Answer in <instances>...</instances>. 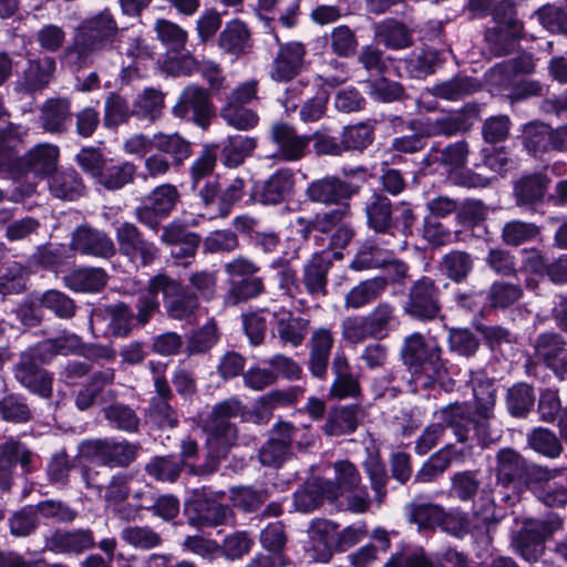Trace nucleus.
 <instances>
[{
  "label": "nucleus",
  "mask_w": 567,
  "mask_h": 567,
  "mask_svg": "<svg viewBox=\"0 0 567 567\" xmlns=\"http://www.w3.org/2000/svg\"><path fill=\"white\" fill-rule=\"evenodd\" d=\"M475 404L454 402L442 408L441 420L450 427L457 442L475 444L482 449L495 444L501 431L493 426L495 422L496 389L494 381L480 374L471 380Z\"/></svg>",
  "instance_id": "nucleus-1"
},
{
  "label": "nucleus",
  "mask_w": 567,
  "mask_h": 567,
  "mask_svg": "<svg viewBox=\"0 0 567 567\" xmlns=\"http://www.w3.org/2000/svg\"><path fill=\"white\" fill-rule=\"evenodd\" d=\"M27 134L25 128L14 123L0 127V177L17 179L31 174L44 178L56 169L60 148L52 143H39L20 155Z\"/></svg>",
  "instance_id": "nucleus-2"
},
{
  "label": "nucleus",
  "mask_w": 567,
  "mask_h": 567,
  "mask_svg": "<svg viewBox=\"0 0 567 567\" xmlns=\"http://www.w3.org/2000/svg\"><path fill=\"white\" fill-rule=\"evenodd\" d=\"M246 406L236 398H229L216 403L203 421L206 434V456L199 465L189 466L194 476H208L219 468L221 460L226 458L238 439L235 420L243 417Z\"/></svg>",
  "instance_id": "nucleus-3"
},
{
  "label": "nucleus",
  "mask_w": 567,
  "mask_h": 567,
  "mask_svg": "<svg viewBox=\"0 0 567 567\" xmlns=\"http://www.w3.org/2000/svg\"><path fill=\"white\" fill-rule=\"evenodd\" d=\"M118 31L109 9L84 19L74 29L70 44L64 48L62 63L74 70L93 65L104 52L115 48Z\"/></svg>",
  "instance_id": "nucleus-4"
},
{
  "label": "nucleus",
  "mask_w": 567,
  "mask_h": 567,
  "mask_svg": "<svg viewBox=\"0 0 567 567\" xmlns=\"http://www.w3.org/2000/svg\"><path fill=\"white\" fill-rule=\"evenodd\" d=\"M400 359L411 373L413 392L433 389L437 383L445 391L454 385L451 379L444 381L447 360L443 358V348L436 340L427 341L421 332H413L403 339Z\"/></svg>",
  "instance_id": "nucleus-5"
},
{
  "label": "nucleus",
  "mask_w": 567,
  "mask_h": 567,
  "mask_svg": "<svg viewBox=\"0 0 567 567\" xmlns=\"http://www.w3.org/2000/svg\"><path fill=\"white\" fill-rule=\"evenodd\" d=\"M351 217L350 205H341L328 210H321L309 216L296 218L297 234L303 240L326 236L329 240L328 251L344 249L354 236V229L349 221Z\"/></svg>",
  "instance_id": "nucleus-6"
},
{
  "label": "nucleus",
  "mask_w": 567,
  "mask_h": 567,
  "mask_svg": "<svg viewBox=\"0 0 567 567\" xmlns=\"http://www.w3.org/2000/svg\"><path fill=\"white\" fill-rule=\"evenodd\" d=\"M367 226L377 234L394 236L396 233L404 237L412 235L416 215L408 202L393 204L380 190H373L364 202Z\"/></svg>",
  "instance_id": "nucleus-7"
},
{
  "label": "nucleus",
  "mask_w": 567,
  "mask_h": 567,
  "mask_svg": "<svg viewBox=\"0 0 567 567\" xmlns=\"http://www.w3.org/2000/svg\"><path fill=\"white\" fill-rule=\"evenodd\" d=\"M443 287L429 276H421L408 288L406 298L401 309L413 321L429 323L441 319L443 311Z\"/></svg>",
  "instance_id": "nucleus-8"
},
{
  "label": "nucleus",
  "mask_w": 567,
  "mask_h": 567,
  "mask_svg": "<svg viewBox=\"0 0 567 567\" xmlns=\"http://www.w3.org/2000/svg\"><path fill=\"white\" fill-rule=\"evenodd\" d=\"M224 271L228 276L229 285L224 296L225 305L237 306L265 292L264 279L256 276L260 267L248 257L238 256L231 259L224 265Z\"/></svg>",
  "instance_id": "nucleus-9"
},
{
  "label": "nucleus",
  "mask_w": 567,
  "mask_h": 567,
  "mask_svg": "<svg viewBox=\"0 0 567 567\" xmlns=\"http://www.w3.org/2000/svg\"><path fill=\"white\" fill-rule=\"evenodd\" d=\"M79 449L82 456L91 462L110 468H126L136 461L141 445L109 436L84 440Z\"/></svg>",
  "instance_id": "nucleus-10"
},
{
  "label": "nucleus",
  "mask_w": 567,
  "mask_h": 567,
  "mask_svg": "<svg viewBox=\"0 0 567 567\" xmlns=\"http://www.w3.org/2000/svg\"><path fill=\"white\" fill-rule=\"evenodd\" d=\"M563 519L556 513H548L542 519H527L514 539L516 553L528 563H536L545 551V542L561 529Z\"/></svg>",
  "instance_id": "nucleus-11"
},
{
  "label": "nucleus",
  "mask_w": 567,
  "mask_h": 567,
  "mask_svg": "<svg viewBox=\"0 0 567 567\" xmlns=\"http://www.w3.org/2000/svg\"><path fill=\"white\" fill-rule=\"evenodd\" d=\"M181 194L173 184H161L153 188L134 209L135 219L157 234L162 223L174 212Z\"/></svg>",
  "instance_id": "nucleus-12"
},
{
  "label": "nucleus",
  "mask_w": 567,
  "mask_h": 567,
  "mask_svg": "<svg viewBox=\"0 0 567 567\" xmlns=\"http://www.w3.org/2000/svg\"><path fill=\"white\" fill-rule=\"evenodd\" d=\"M49 364L39 351L33 347L20 353L18 362L13 367V375L17 382L30 393L41 399L49 400L53 395V373L42 365Z\"/></svg>",
  "instance_id": "nucleus-13"
},
{
  "label": "nucleus",
  "mask_w": 567,
  "mask_h": 567,
  "mask_svg": "<svg viewBox=\"0 0 567 567\" xmlns=\"http://www.w3.org/2000/svg\"><path fill=\"white\" fill-rule=\"evenodd\" d=\"M27 476L38 468V455L22 442L12 437L0 444V491L10 493L16 484L17 466Z\"/></svg>",
  "instance_id": "nucleus-14"
},
{
  "label": "nucleus",
  "mask_w": 567,
  "mask_h": 567,
  "mask_svg": "<svg viewBox=\"0 0 567 567\" xmlns=\"http://www.w3.org/2000/svg\"><path fill=\"white\" fill-rule=\"evenodd\" d=\"M172 114L185 122L206 130L215 116V106L209 91L197 84H189L183 89Z\"/></svg>",
  "instance_id": "nucleus-15"
},
{
  "label": "nucleus",
  "mask_w": 567,
  "mask_h": 567,
  "mask_svg": "<svg viewBox=\"0 0 567 567\" xmlns=\"http://www.w3.org/2000/svg\"><path fill=\"white\" fill-rule=\"evenodd\" d=\"M268 140L274 151L267 157L279 162H298L307 155L310 146L309 134H299L293 125L282 121L271 124Z\"/></svg>",
  "instance_id": "nucleus-16"
},
{
  "label": "nucleus",
  "mask_w": 567,
  "mask_h": 567,
  "mask_svg": "<svg viewBox=\"0 0 567 567\" xmlns=\"http://www.w3.org/2000/svg\"><path fill=\"white\" fill-rule=\"evenodd\" d=\"M115 238L120 254L138 267L151 266L159 257V248L146 239L134 223L124 221L116 226Z\"/></svg>",
  "instance_id": "nucleus-17"
},
{
  "label": "nucleus",
  "mask_w": 567,
  "mask_h": 567,
  "mask_svg": "<svg viewBox=\"0 0 567 567\" xmlns=\"http://www.w3.org/2000/svg\"><path fill=\"white\" fill-rule=\"evenodd\" d=\"M155 285L162 290L164 307L169 318L185 321L195 318L199 302L189 287L166 275H157Z\"/></svg>",
  "instance_id": "nucleus-18"
},
{
  "label": "nucleus",
  "mask_w": 567,
  "mask_h": 567,
  "mask_svg": "<svg viewBox=\"0 0 567 567\" xmlns=\"http://www.w3.org/2000/svg\"><path fill=\"white\" fill-rule=\"evenodd\" d=\"M342 258L340 251L321 250L311 255L302 266L301 295L306 292L313 300L328 295V274L332 260Z\"/></svg>",
  "instance_id": "nucleus-19"
},
{
  "label": "nucleus",
  "mask_w": 567,
  "mask_h": 567,
  "mask_svg": "<svg viewBox=\"0 0 567 567\" xmlns=\"http://www.w3.org/2000/svg\"><path fill=\"white\" fill-rule=\"evenodd\" d=\"M360 186L336 175H326L308 184L306 196L311 203L326 206L350 205L349 200L359 194Z\"/></svg>",
  "instance_id": "nucleus-20"
},
{
  "label": "nucleus",
  "mask_w": 567,
  "mask_h": 567,
  "mask_svg": "<svg viewBox=\"0 0 567 567\" xmlns=\"http://www.w3.org/2000/svg\"><path fill=\"white\" fill-rule=\"evenodd\" d=\"M278 51L270 64V78L276 82H290L297 78L305 65L307 49L302 42H280L276 35Z\"/></svg>",
  "instance_id": "nucleus-21"
},
{
  "label": "nucleus",
  "mask_w": 567,
  "mask_h": 567,
  "mask_svg": "<svg viewBox=\"0 0 567 567\" xmlns=\"http://www.w3.org/2000/svg\"><path fill=\"white\" fill-rule=\"evenodd\" d=\"M295 182L292 169L279 168L267 179L254 184L249 200L262 205H279L293 194Z\"/></svg>",
  "instance_id": "nucleus-22"
},
{
  "label": "nucleus",
  "mask_w": 567,
  "mask_h": 567,
  "mask_svg": "<svg viewBox=\"0 0 567 567\" xmlns=\"http://www.w3.org/2000/svg\"><path fill=\"white\" fill-rule=\"evenodd\" d=\"M115 372L112 368H106L93 372L87 382L78 391L74 404L78 410L86 411L97 401L107 404L116 399V391L112 389L105 390L107 385L113 384Z\"/></svg>",
  "instance_id": "nucleus-23"
},
{
  "label": "nucleus",
  "mask_w": 567,
  "mask_h": 567,
  "mask_svg": "<svg viewBox=\"0 0 567 567\" xmlns=\"http://www.w3.org/2000/svg\"><path fill=\"white\" fill-rule=\"evenodd\" d=\"M187 523L196 528L216 527L225 524L231 511L227 505L214 499L195 496L185 505Z\"/></svg>",
  "instance_id": "nucleus-24"
},
{
  "label": "nucleus",
  "mask_w": 567,
  "mask_h": 567,
  "mask_svg": "<svg viewBox=\"0 0 567 567\" xmlns=\"http://www.w3.org/2000/svg\"><path fill=\"white\" fill-rule=\"evenodd\" d=\"M217 47L223 54L235 60L249 54L254 48L250 29L239 19L226 22L218 34Z\"/></svg>",
  "instance_id": "nucleus-25"
},
{
  "label": "nucleus",
  "mask_w": 567,
  "mask_h": 567,
  "mask_svg": "<svg viewBox=\"0 0 567 567\" xmlns=\"http://www.w3.org/2000/svg\"><path fill=\"white\" fill-rule=\"evenodd\" d=\"M71 245L81 255L103 259L116 254L115 244L106 233L87 226H80L73 231Z\"/></svg>",
  "instance_id": "nucleus-26"
},
{
  "label": "nucleus",
  "mask_w": 567,
  "mask_h": 567,
  "mask_svg": "<svg viewBox=\"0 0 567 567\" xmlns=\"http://www.w3.org/2000/svg\"><path fill=\"white\" fill-rule=\"evenodd\" d=\"M331 372L334 377L329 396L337 400L357 399L361 395V385L353 373L349 360L343 351H337L331 362Z\"/></svg>",
  "instance_id": "nucleus-27"
},
{
  "label": "nucleus",
  "mask_w": 567,
  "mask_h": 567,
  "mask_svg": "<svg viewBox=\"0 0 567 567\" xmlns=\"http://www.w3.org/2000/svg\"><path fill=\"white\" fill-rule=\"evenodd\" d=\"M69 97H50L40 107L39 122L41 128L50 134H66L73 122Z\"/></svg>",
  "instance_id": "nucleus-28"
},
{
  "label": "nucleus",
  "mask_w": 567,
  "mask_h": 567,
  "mask_svg": "<svg viewBox=\"0 0 567 567\" xmlns=\"http://www.w3.org/2000/svg\"><path fill=\"white\" fill-rule=\"evenodd\" d=\"M310 549L316 560L327 563L338 551V524L324 518L313 519L308 529Z\"/></svg>",
  "instance_id": "nucleus-29"
},
{
  "label": "nucleus",
  "mask_w": 567,
  "mask_h": 567,
  "mask_svg": "<svg viewBox=\"0 0 567 567\" xmlns=\"http://www.w3.org/2000/svg\"><path fill=\"white\" fill-rule=\"evenodd\" d=\"M550 178L540 172L525 174L513 185V195L518 207L535 210L547 193Z\"/></svg>",
  "instance_id": "nucleus-30"
},
{
  "label": "nucleus",
  "mask_w": 567,
  "mask_h": 567,
  "mask_svg": "<svg viewBox=\"0 0 567 567\" xmlns=\"http://www.w3.org/2000/svg\"><path fill=\"white\" fill-rule=\"evenodd\" d=\"M45 546L49 550L58 554L80 555L95 546V538L90 528L55 529L47 537Z\"/></svg>",
  "instance_id": "nucleus-31"
},
{
  "label": "nucleus",
  "mask_w": 567,
  "mask_h": 567,
  "mask_svg": "<svg viewBox=\"0 0 567 567\" xmlns=\"http://www.w3.org/2000/svg\"><path fill=\"white\" fill-rule=\"evenodd\" d=\"M495 475L494 484L504 487L520 488L526 473L527 461L514 449H501L495 456Z\"/></svg>",
  "instance_id": "nucleus-32"
},
{
  "label": "nucleus",
  "mask_w": 567,
  "mask_h": 567,
  "mask_svg": "<svg viewBox=\"0 0 567 567\" xmlns=\"http://www.w3.org/2000/svg\"><path fill=\"white\" fill-rule=\"evenodd\" d=\"M334 487L329 478L316 477L308 481L293 493V505L298 512L310 513L324 501L334 503Z\"/></svg>",
  "instance_id": "nucleus-33"
},
{
  "label": "nucleus",
  "mask_w": 567,
  "mask_h": 567,
  "mask_svg": "<svg viewBox=\"0 0 567 567\" xmlns=\"http://www.w3.org/2000/svg\"><path fill=\"white\" fill-rule=\"evenodd\" d=\"M470 150L466 141L461 140L441 147L439 143L433 144L422 159L425 167H443L449 175L452 172L465 166Z\"/></svg>",
  "instance_id": "nucleus-34"
},
{
  "label": "nucleus",
  "mask_w": 567,
  "mask_h": 567,
  "mask_svg": "<svg viewBox=\"0 0 567 567\" xmlns=\"http://www.w3.org/2000/svg\"><path fill=\"white\" fill-rule=\"evenodd\" d=\"M494 489L495 484L492 478H489L485 482L482 492L471 501L473 516L485 529L484 542L486 544L492 542L489 533L496 528L503 518L502 509H498L495 503Z\"/></svg>",
  "instance_id": "nucleus-35"
},
{
  "label": "nucleus",
  "mask_w": 567,
  "mask_h": 567,
  "mask_svg": "<svg viewBox=\"0 0 567 567\" xmlns=\"http://www.w3.org/2000/svg\"><path fill=\"white\" fill-rule=\"evenodd\" d=\"M477 117L476 107H465L463 110L452 112L434 120L423 121L425 134L432 136H453L460 132H466Z\"/></svg>",
  "instance_id": "nucleus-36"
},
{
  "label": "nucleus",
  "mask_w": 567,
  "mask_h": 567,
  "mask_svg": "<svg viewBox=\"0 0 567 567\" xmlns=\"http://www.w3.org/2000/svg\"><path fill=\"white\" fill-rule=\"evenodd\" d=\"M334 337L330 329L319 328L311 334L309 341L308 369L318 379H324L328 372Z\"/></svg>",
  "instance_id": "nucleus-37"
},
{
  "label": "nucleus",
  "mask_w": 567,
  "mask_h": 567,
  "mask_svg": "<svg viewBox=\"0 0 567 567\" xmlns=\"http://www.w3.org/2000/svg\"><path fill=\"white\" fill-rule=\"evenodd\" d=\"M271 319L274 320L277 336L284 344L298 347L303 342L308 333L309 320L296 317L291 311L284 308L274 311Z\"/></svg>",
  "instance_id": "nucleus-38"
},
{
  "label": "nucleus",
  "mask_w": 567,
  "mask_h": 567,
  "mask_svg": "<svg viewBox=\"0 0 567 567\" xmlns=\"http://www.w3.org/2000/svg\"><path fill=\"white\" fill-rule=\"evenodd\" d=\"M379 43L391 50H402L413 44V31L403 22L389 18L373 25Z\"/></svg>",
  "instance_id": "nucleus-39"
},
{
  "label": "nucleus",
  "mask_w": 567,
  "mask_h": 567,
  "mask_svg": "<svg viewBox=\"0 0 567 567\" xmlns=\"http://www.w3.org/2000/svg\"><path fill=\"white\" fill-rule=\"evenodd\" d=\"M442 62L441 53L436 49L423 48L400 60L398 69H404L410 78L423 79L433 74Z\"/></svg>",
  "instance_id": "nucleus-40"
},
{
  "label": "nucleus",
  "mask_w": 567,
  "mask_h": 567,
  "mask_svg": "<svg viewBox=\"0 0 567 567\" xmlns=\"http://www.w3.org/2000/svg\"><path fill=\"white\" fill-rule=\"evenodd\" d=\"M48 184L51 195L63 200H75L85 192L82 177L73 168L55 169L49 176Z\"/></svg>",
  "instance_id": "nucleus-41"
},
{
  "label": "nucleus",
  "mask_w": 567,
  "mask_h": 567,
  "mask_svg": "<svg viewBox=\"0 0 567 567\" xmlns=\"http://www.w3.org/2000/svg\"><path fill=\"white\" fill-rule=\"evenodd\" d=\"M360 411L358 404H347L331 409L322 427L324 434L328 436L352 434L359 426Z\"/></svg>",
  "instance_id": "nucleus-42"
},
{
  "label": "nucleus",
  "mask_w": 567,
  "mask_h": 567,
  "mask_svg": "<svg viewBox=\"0 0 567 567\" xmlns=\"http://www.w3.org/2000/svg\"><path fill=\"white\" fill-rule=\"evenodd\" d=\"M33 347L39 351L40 357L49 363L56 355L81 354L84 350L82 338L72 332H63L55 338H49L40 341Z\"/></svg>",
  "instance_id": "nucleus-43"
},
{
  "label": "nucleus",
  "mask_w": 567,
  "mask_h": 567,
  "mask_svg": "<svg viewBox=\"0 0 567 567\" xmlns=\"http://www.w3.org/2000/svg\"><path fill=\"white\" fill-rule=\"evenodd\" d=\"M256 146L255 137L240 134L228 136L223 141L218 151L220 162L228 168H236L252 154Z\"/></svg>",
  "instance_id": "nucleus-44"
},
{
  "label": "nucleus",
  "mask_w": 567,
  "mask_h": 567,
  "mask_svg": "<svg viewBox=\"0 0 567 567\" xmlns=\"http://www.w3.org/2000/svg\"><path fill=\"white\" fill-rule=\"evenodd\" d=\"M388 287V279L384 277H373L360 281L352 287L344 297V308L361 309L383 295Z\"/></svg>",
  "instance_id": "nucleus-45"
},
{
  "label": "nucleus",
  "mask_w": 567,
  "mask_h": 567,
  "mask_svg": "<svg viewBox=\"0 0 567 567\" xmlns=\"http://www.w3.org/2000/svg\"><path fill=\"white\" fill-rule=\"evenodd\" d=\"M136 165L128 161L109 158L96 184L107 190H118L134 182Z\"/></svg>",
  "instance_id": "nucleus-46"
},
{
  "label": "nucleus",
  "mask_w": 567,
  "mask_h": 567,
  "mask_svg": "<svg viewBox=\"0 0 567 567\" xmlns=\"http://www.w3.org/2000/svg\"><path fill=\"white\" fill-rule=\"evenodd\" d=\"M102 414L107 425L113 430L125 433L140 431L141 420L136 411L128 404L113 400L103 406Z\"/></svg>",
  "instance_id": "nucleus-47"
},
{
  "label": "nucleus",
  "mask_w": 567,
  "mask_h": 567,
  "mask_svg": "<svg viewBox=\"0 0 567 567\" xmlns=\"http://www.w3.org/2000/svg\"><path fill=\"white\" fill-rule=\"evenodd\" d=\"M439 269L452 282H465L474 270V257L465 250L453 249L442 257Z\"/></svg>",
  "instance_id": "nucleus-48"
},
{
  "label": "nucleus",
  "mask_w": 567,
  "mask_h": 567,
  "mask_svg": "<svg viewBox=\"0 0 567 567\" xmlns=\"http://www.w3.org/2000/svg\"><path fill=\"white\" fill-rule=\"evenodd\" d=\"M107 282V275L102 268H78L63 277V284L75 292H97Z\"/></svg>",
  "instance_id": "nucleus-49"
},
{
  "label": "nucleus",
  "mask_w": 567,
  "mask_h": 567,
  "mask_svg": "<svg viewBox=\"0 0 567 567\" xmlns=\"http://www.w3.org/2000/svg\"><path fill=\"white\" fill-rule=\"evenodd\" d=\"M463 454V450H457L449 444L440 451L432 454L415 474V482L430 483L437 480L451 465V463Z\"/></svg>",
  "instance_id": "nucleus-50"
},
{
  "label": "nucleus",
  "mask_w": 567,
  "mask_h": 567,
  "mask_svg": "<svg viewBox=\"0 0 567 567\" xmlns=\"http://www.w3.org/2000/svg\"><path fill=\"white\" fill-rule=\"evenodd\" d=\"M506 409L511 416L526 419L534 410L536 394L534 386L526 382H517L507 389Z\"/></svg>",
  "instance_id": "nucleus-51"
},
{
  "label": "nucleus",
  "mask_w": 567,
  "mask_h": 567,
  "mask_svg": "<svg viewBox=\"0 0 567 567\" xmlns=\"http://www.w3.org/2000/svg\"><path fill=\"white\" fill-rule=\"evenodd\" d=\"M391 250L380 246L377 239H367L354 255L350 268L355 271L385 267L390 261Z\"/></svg>",
  "instance_id": "nucleus-52"
},
{
  "label": "nucleus",
  "mask_w": 567,
  "mask_h": 567,
  "mask_svg": "<svg viewBox=\"0 0 567 567\" xmlns=\"http://www.w3.org/2000/svg\"><path fill=\"white\" fill-rule=\"evenodd\" d=\"M155 151L164 154L173 163L174 168H179L192 155V144L178 133L154 135Z\"/></svg>",
  "instance_id": "nucleus-53"
},
{
  "label": "nucleus",
  "mask_w": 567,
  "mask_h": 567,
  "mask_svg": "<svg viewBox=\"0 0 567 567\" xmlns=\"http://www.w3.org/2000/svg\"><path fill=\"white\" fill-rule=\"evenodd\" d=\"M176 455L154 456L145 465V472L157 482L175 483L184 468L189 473V466Z\"/></svg>",
  "instance_id": "nucleus-54"
},
{
  "label": "nucleus",
  "mask_w": 567,
  "mask_h": 567,
  "mask_svg": "<svg viewBox=\"0 0 567 567\" xmlns=\"http://www.w3.org/2000/svg\"><path fill=\"white\" fill-rule=\"evenodd\" d=\"M526 442L534 452L550 460L559 457L564 451L560 436L544 426L530 430L526 435Z\"/></svg>",
  "instance_id": "nucleus-55"
},
{
  "label": "nucleus",
  "mask_w": 567,
  "mask_h": 567,
  "mask_svg": "<svg viewBox=\"0 0 567 567\" xmlns=\"http://www.w3.org/2000/svg\"><path fill=\"white\" fill-rule=\"evenodd\" d=\"M480 87L481 84L476 79L467 75H456L433 85L431 93L439 99L457 101L477 92Z\"/></svg>",
  "instance_id": "nucleus-56"
},
{
  "label": "nucleus",
  "mask_w": 567,
  "mask_h": 567,
  "mask_svg": "<svg viewBox=\"0 0 567 567\" xmlns=\"http://www.w3.org/2000/svg\"><path fill=\"white\" fill-rule=\"evenodd\" d=\"M268 487L236 486L230 489V499L238 511L251 514L256 513L270 498Z\"/></svg>",
  "instance_id": "nucleus-57"
},
{
  "label": "nucleus",
  "mask_w": 567,
  "mask_h": 567,
  "mask_svg": "<svg viewBox=\"0 0 567 567\" xmlns=\"http://www.w3.org/2000/svg\"><path fill=\"white\" fill-rule=\"evenodd\" d=\"M55 60L52 56H43L37 61H31L29 68L24 71L22 87L27 93H33L43 90L55 71Z\"/></svg>",
  "instance_id": "nucleus-58"
},
{
  "label": "nucleus",
  "mask_w": 567,
  "mask_h": 567,
  "mask_svg": "<svg viewBox=\"0 0 567 567\" xmlns=\"http://www.w3.org/2000/svg\"><path fill=\"white\" fill-rule=\"evenodd\" d=\"M340 134L346 154L362 153L375 138L374 126L369 122L346 125Z\"/></svg>",
  "instance_id": "nucleus-59"
},
{
  "label": "nucleus",
  "mask_w": 567,
  "mask_h": 567,
  "mask_svg": "<svg viewBox=\"0 0 567 567\" xmlns=\"http://www.w3.org/2000/svg\"><path fill=\"white\" fill-rule=\"evenodd\" d=\"M524 146L537 158L553 152V127L539 122L528 124L524 131Z\"/></svg>",
  "instance_id": "nucleus-60"
},
{
  "label": "nucleus",
  "mask_w": 567,
  "mask_h": 567,
  "mask_svg": "<svg viewBox=\"0 0 567 567\" xmlns=\"http://www.w3.org/2000/svg\"><path fill=\"white\" fill-rule=\"evenodd\" d=\"M106 315V333L112 337H127L133 328L138 326L133 309L124 302L109 306Z\"/></svg>",
  "instance_id": "nucleus-61"
},
{
  "label": "nucleus",
  "mask_w": 567,
  "mask_h": 567,
  "mask_svg": "<svg viewBox=\"0 0 567 567\" xmlns=\"http://www.w3.org/2000/svg\"><path fill=\"white\" fill-rule=\"evenodd\" d=\"M40 520L44 524H72L79 516L78 509L62 499L49 498L35 504Z\"/></svg>",
  "instance_id": "nucleus-62"
},
{
  "label": "nucleus",
  "mask_w": 567,
  "mask_h": 567,
  "mask_svg": "<svg viewBox=\"0 0 567 567\" xmlns=\"http://www.w3.org/2000/svg\"><path fill=\"white\" fill-rule=\"evenodd\" d=\"M480 471L466 470L454 473L451 477V493L461 502H471L484 488L480 478Z\"/></svg>",
  "instance_id": "nucleus-63"
},
{
  "label": "nucleus",
  "mask_w": 567,
  "mask_h": 567,
  "mask_svg": "<svg viewBox=\"0 0 567 567\" xmlns=\"http://www.w3.org/2000/svg\"><path fill=\"white\" fill-rule=\"evenodd\" d=\"M409 522L416 524L419 529H434L444 517V508L433 503L413 501L406 506Z\"/></svg>",
  "instance_id": "nucleus-64"
}]
</instances>
